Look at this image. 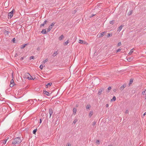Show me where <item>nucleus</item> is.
Masks as SVG:
<instances>
[{
	"instance_id": "obj_1",
	"label": "nucleus",
	"mask_w": 146,
	"mask_h": 146,
	"mask_svg": "<svg viewBox=\"0 0 146 146\" xmlns=\"http://www.w3.org/2000/svg\"><path fill=\"white\" fill-rule=\"evenodd\" d=\"M22 140V139L19 137L13 139L12 141V146H17L21 142Z\"/></svg>"
},
{
	"instance_id": "obj_2",
	"label": "nucleus",
	"mask_w": 146,
	"mask_h": 146,
	"mask_svg": "<svg viewBox=\"0 0 146 146\" xmlns=\"http://www.w3.org/2000/svg\"><path fill=\"white\" fill-rule=\"evenodd\" d=\"M55 24V23L53 22L51 24V25L49 26L48 28L47 29V31L48 32H49L50 31L51 29L52 28V27L54 26Z\"/></svg>"
},
{
	"instance_id": "obj_3",
	"label": "nucleus",
	"mask_w": 146,
	"mask_h": 146,
	"mask_svg": "<svg viewBox=\"0 0 146 146\" xmlns=\"http://www.w3.org/2000/svg\"><path fill=\"white\" fill-rule=\"evenodd\" d=\"M14 11V9H13L11 12L9 13L8 16L10 17V18H11L13 16Z\"/></svg>"
},
{
	"instance_id": "obj_4",
	"label": "nucleus",
	"mask_w": 146,
	"mask_h": 146,
	"mask_svg": "<svg viewBox=\"0 0 146 146\" xmlns=\"http://www.w3.org/2000/svg\"><path fill=\"white\" fill-rule=\"evenodd\" d=\"M106 31H104L103 32H102L99 35V34L98 35V38L102 37L106 33Z\"/></svg>"
},
{
	"instance_id": "obj_5",
	"label": "nucleus",
	"mask_w": 146,
	"mask_h": 146,
	"mask_svg": "<svg viewBox=\"0 0 146 146\" xmlns=\"http://www.w3.org/2000/svg\"><path fill=\"white\" fill-rule=\"evenodd\" d=\"M104 90V89L103 88H101L98 91V94L99 95H100L102 93V92Z\"/></svg>"
},
{
	"instance_id": "obj_6",
	"label": "nucleus",
	"mask_w": 146,
	"mask_h": 146,
	"mask_svg": "<svg viewBox=\"0 0 146 146\" xmlns=\"http://www.w3.org/2000/svg\"><path fill=\"white\" fill-rule=\"evenodd\" d=\"M126 86V84H124L120 88V90L122 91L123 90L124 88Z\"/></svg>"
},
{
	"instance_id": "obj_7",
	"label": "nucleus",
	"mask_w": 146,
	"mask_h": 146,
	"mask_svg": "<svg viewBox=\"0 0 146 146\" xmlns=\"http://www.w3.org/2000/svg\"><path fill=\"white\" fill-rule=\"evenodd\" d=\"M123 26H124V25H122L120 26L118 28L117 31L120 32V31L121 30V29H122V27H123Z\"/></svg>"
},
{
	"instance_id": "obj_8",
	"label": "nucleus",
	"mask_w": 146,
	"mask_h": 146,
	"mask_svg": "<svg viewBox=\"0 0 146 146\" xmlns=\"http://www.w3.org/2000/svg\"><path fill=\"white\" fill-rule=\"evenodd\" d=\"M7 140V139H6L1 141V143H2L3 145H5L6 144V141Z\"/></svg>"
},
{
	"instance_id": "obj_9",
	"label": "nucleus",
	"mask_w": 146,
	"mask_h": 146,
	"mask_svg": "<svg viewBox=\"0 0 146 146\" xmlns=\"http://www.w3.org/2000/svg\"><path fill=\"white\" fill-rule=\"evenodd\" d=\"M53 113V111L52 108H50L49 110V113L50 115H52Z\"/></svg>"
},
{
	"instance_id": "obj_10",
	"label": "nucleus",
	"mask_w": 146,
	"mask_h": 146,
	"mask_svg": "<svg viewBox=\"0 0 146 146\" xmlns=\"http://www.w3.org/2000/svg\"><path fill=\"white\" fill-rule=\"evenodd\" d=\"M43 93L46 95L47 96H49V93L47 91L45 90H43Z\"/></svg>"
},
{
	"instance_id": "obj_11",
	"label": "nucleus",
	"mask_w": 146,
	"mask_h": 146,
	"mask_svg": "<svg viewBox=\"0 0 146 146\" xmlns=\"http://www.w3.org/2000/svg\"><path fill=\"white\" fill-rule=\"evenodd\" d=\"M28 102H29L31 104H33L34 103V101L32 99L29 100Z\"/></svg>"
},
{
	"instance_id": "obj_12",
	"label": "nucleus",
	"mask_w": 146,
	"mask_h": 146,
	"mask_svg": "<svg viewBox=\"0 0 146 146\" xmlns=\"http://www.w3.org/2000/svg\"><path fill=\"white\" fill-rule=\"evenodd\" d=\"M79 43L81 44H84L86 43V42L83 40H79Z\"/></svg>"
},
{
	"instance_id": "obj_13",
	"label": "nucleus",
	"mask_w": 146,
	"mask_h": 146,
	"mask_svg": "<svg viewBox=\"0 0 146 146\" xmlns=\"http://www.w3.org/2000/svg\"><path fill=\"white\" fill-rule=\"evenodd\" d=\"M57 54V51L54 52L53 54L52 55L53 57H55Z\"/></svg>"
},
{
	"instance_id": "obj_14",
	"label": "nucleus",
	"mask_w": 146,
	"mask_h": 146,
	"mask_svg": "<svg viewBox=\"0 0 146 146\" xmlns=\"http://www.w3.org/2000/svg\"><path fill=\"white\" fill-rule=\"evenodd\" d=\"M41 33L43 34H46V30L45 29H43L42 31L41 32Z\"/></svg>"
},
{
	"instance_id": "obj_15",
	"label": "nucleus",
	"mask_w": 146,
	"mask_h": 146,
	"mask_svg": "<svg viewBox=\"0 0 146 146\" xmlns=\"http://www.w3.org/2000/svg\"><path fill=\"white\" fill-rule=\"evenodd\" d=\"M69 42V40H68L67 41L65 42L64 44V45H67L68 44Z\"/></svg>"
},
{
	"instance_id": "obj_16",
	"label": "nucleus",
	"mask_w": 146,
	"mask_h": 146,
	"mask_svg": "<svg viewBox=\"0 0 146 146\" xmlns=\"http://www.w3.org/2000/svg\"><path fill=\"white\" fill-rule=\"evenodd\" d=\"M28 80H34V79L32 78V76L30 74V76L28 78H27Z\"/></svg>"
},
{
	"instance_id": "obj_17",
	"label": "nucleus",
	"mask_w": 146,
	"mask_h": 146,
	"mask_svg": "<svg viewBox=\"0 0 146 146\" xmlns=\"http://www.w3.org/2000/svg\"><path fill=\"white\" fill-rule=\"evenodd\" d=\"M76 111H77V109H76V108H73V113L74 114H76Z\"/></svg>"
},
{
	"instance_id": "obj_18",
	"label": "nucleus",
	"mask_w": 146,
	"mask_h": 146,
	"mask_svg": "<svg viewBox=\"0 0 146 146\" xmlns=\"http://www.w3.org/2000/svg\"><path fill=\"white\" fill-rule=\"evenodd\" d=\"M64 37V36L62 35L59 37V39L60 40H62Z\"/></svg>"
},
{
	"instance_id": "obj_19",
	"label": "nucleus",
	"mask_w": 146,
	"mask_h": 146,
	"mask_svg": "<svg viewBox=\"0 0 146 146\" xmlns=\"http://www.w3.org/2000/svg\"><path fill=\"white\" fill-rule=\"evenodd\" d=\"M9 33V32L7 30H5L4 31V33L5 35H7Z\"/></svg>"
},
{
	"instance_id": "obj_20",
	"label": "nucleus",
	"mask_w": 146,
	"mask_h": 146,
	"mask_svg": "<svg viewBox=\"0 0 146 146\" xmlns=\"http://www.w3.org/2000/svg\"><path fill=\"white\" fill-rule=\"evenodd\" d=\"M25 78H27L30 76V74L28 73H26L25 74Z\"/></svg>"
},
{
	"instance_id": "obj_21",
	"label": "nucleus",
	"mask_w": 146,
	"mask_h": 146,
	"mask_svg": "<svg viewBox=\"0 0 146 146\" xmlns=\"http://www.w3.org/2000/svg\"><path fill=\"white\" fill-rule=\"evenodd\" d=\"M27 44H25L21 46V49H23V48H24L25 47V46L27 45Z\"/></svg>"
},
{
	"instance_id": "obj_22",
	"label": "nucleus",
	"mask_w": 146,
	"mask_h": 146,
	"mask_svg": "<svg viewBox=\"0 0 146 146\" xmlns=\"http://www.w3.org/2000/svg\"><path fill=\"white\" fill-rule=\"evenodd\" d=\"M93 114V111H90L89 114V116L90 117H91L92 115Z\"/></svg>"
},
{
	"instance_id": "obj_23",
	"label": "nucleus",
	"mask_w": 146,
	"mask_h": 146,
	"mask_svg": "<svg viewBox=\"0 0 146 146\" xmlns=\"http://www.w3.org/2000/svg\"><path fill=\"white\" fill-rule=\"evenodd\" d=\"M37 129H35L34 130L33 132V133L34 134H35L36 131H37Z\"/></svg>"
},
{
	"instance_id": "obj_24",
	"label": "nucleus",
	"mask_w": 146,
	"mask_h": 146,
	"mask_svg": "<svg viewBox=\"0 0 146 146\" xmlns=\"http://www.w3.org/2000/svg\"><path fill=\"white\" fill-rule=\"evenodd\" d=\"M111 89V87L110 86L108 88V90H107L106 92H110V90Z\"/></svg>"
},
{
	"instance_id": "obj_25",
	"label": "nucleus",
	"mask_w": 146,
	"mask_h": 146,
	"mask_svg": "<svg viewBox=\"0 0 146 146\" xmlns=\"http://www.w3.org/2000/svg\"><path fill=\"white\" fill-rule=\"evenodd\" d=\"M52 83H48L46 85V86H47L46 88H48V86H51L52 85Z\"/></svg>"
},
{
	"instance_id": "obj_26",
	"label": "nucleus",
	"mask_w": 146,
	"mask_h": 146,
	"mask_svg": "<svg viewBox=\"0 0 146 146\" xmlns=\"http://www.w3.org/2000/svg\"><path fill=\"white\" fill-rule=\"evenodd\" d=\"M48 61V59L47 58L43 61V63L44 64H45V63L47 62Z\"/></svg>"
},
{
	"instance_id": "obj_27",
	"label": "nucleus",
	"mask_w": 146,
	"mask_h": 146,
	"mask_svg": "<svg viewBox=\"0 0 146 146\" xmlns=\"http://www.w3.org/2000/svg\"><path fill=\"white\" fill-rule=\"evenodd\" d=\"M115 22L114 20L111 21L110 22V24L113 25Z\"/></svg>"
},
{
	"instance_id": "obj_28",
	"label": "nucleus",
	"mask_w": 146,
	"mask_h": 146,
	"mask_svg": "<svg viewBox=\"0 0 146 146\" xmlns=\"http://www.w3.org/2000/svg\"><path fill=\"white\" fill-rule=\"evenodd\" d=\"M91 107V106L90 104H88L86 106V109H89Z\"/></svg>"
},
{
	"instance_id": "obj_29",
	"label": "nucleus",
	"mask_w": 146,
	"mask_h": 146,
	"mask_svg": "<svg viewBox=\"0 0 146 146\" xmlns=\"http://www.w3.org/2000/svg\"><path fill=\"white\" fill-rule=\"evenodd\" d=\"M133 52V49H132L129 52L128 54L129 55H130L131 54V53L132 52Z\"/></svg>"
},
{
	"instance_id": "obj_30",
	"label": "nucleus",
	"mask_w": 146,
	"mask_h": 146,
	"mask_svg": "<svg viewBox=\"0 0 146 146\" xmlns=\"http://www.w3.org/2000/svg\"><path fill=\"white\" fill-rule=\"evenodd\" d=\"M133 82V79H131L130 80L129 82V84L130 85L131 84H132V83Z\"/></svg>"
},
{
	"instance_id": "obj_31",
	"label": "nucleus",
	"mask_w": 146,
	"mask_h": 146,
	"mask_svg": "<svg viewBox=\"0 0 146 146\" xmlns=\"http://www.w3.org/2000/svg\"><path fill=\"white\" fill-rule=\"evenodd\" d=\"M142 94L143 95H146V89H145L144 91H143L142 92Z\"/></svg>"
},
{
	"instance_id": "obj_32",
	"label": "nucleus",
	"mask_w": 146,
	"mask_h": 146,
	"mask_svg": "<svg viewBox=\"0 0 146 146\" xmlns=\"http://www.w3.org/2000/svg\"><path fill=\"white\" fill-rule=\"evenodd\" d=\"M116 97H115V96H113V97L112 98V99L111 100V101L113 100L114 101H115L116 100Z\"/></svg>"
},
{
	"instance_id": "obj_33",
	"label": "nucleus",
	"mask_w": 146,
	"mask_h": 146,
	"mask_svg": "<svg viewBox=\"0 0 146 146\" xmlns=\"http://www.w3.org/2000/svg\"><path fill=\"white\" fill-rule=\"evenodd\" d=\"M133 11H130L128 13V15H130L132 14V13Z\"/></svg>"
},
{
	"instance_id": "obj_34",
	"label": "nucleus",
	"mask_w": 146,
	"mask_h": 146,
	"mask_svg": "<svg viewBox=\"0 0 146 146\" xmlns=\"http://www.w3.org/2000/svg\"><path fill=\"white\" fill-rule=\"evenodd\" d=\"M34 59V56H32L30 57L29 59L31 60V59Z\"/></svg>"
},
{
	"instance_id": "obj_35",
	"label": "nucleus",
	"mask_w": 146,
	"mask_h": 146,
	"mask_svg": "<svg viewBox=\"0 0 146 146\" xmlns=\"http://www.w3.org/2000/svg\"><path fill=\"white\" fill-rule=\"evenodd\" d=\"M15 84L14 83V80L13 79H12L11 80V84Z\"/></svg>"
},
{
	"instance_id": "obj_36",
	"label": "nucleus",
	"mask_w": 146,
	"mask_h": 146,
	"mask_svg": "<svg viewBox=\"0 0 146 146\" xmlns=\"http://www.w3.org/2000/svg\"><path fill=\"white\" fill-rule=\"evenodd\" d=\"M45 67V66L44 65V66H43L42 65H41L39 67V68H40V69H42V68H43V67Z\"/></svg>"
},
{
	"instance_id": "obj_37",
	"label": "nucleus",
	"mask_w": 146,
	"mask_h": 146,
	"mask_svg": "<svg viewBox=\"0 0 146 146\" xmlns=\"http://www.w3.org/2000/svg\"><path fill=\"white\" fill-rule=\"evenodd\" d=\"M112 36V34H110V33H108V35H107V36L108 37H110V36Z\"/></svg>"
},
{
	"instance_id": "obj_38",
	"label": "nucleus",
	"mask_w": 146,
	"mask_h": 146,
	"mask_svg": "<svg viewBox=\"0 0 146 146\" xmlns=\"http://www.w3.org/2000/svg\"><path fill=\"white\" fill-rule=\"evenodd\" d=\"M14 85H15V84H10V86L11 87H12L14 86Z\"/></svg>"
},
{
	"instance_id": "obj_39",
	"label": "nucleus",
	"mask_w": 146,
	"mask_h": 146,
	"mask_svg": "<svg viewBox=\"0 0 146 146\" xmlns=\"http://www.w3.org/2000/svg\"><path fill=\"white\" fill-rule=\"evenodd\" d=\"M121 42H119L117 46H120L121 45Z\"/></svg>"
},
{
	"instance_id": "obj_40",
	"label": "nucleus",
	"mask_w": 146,
	"mask_h": 146,
	"mask_svg": "<svg viewBox=\"0 0 146 146\" xmlns=\"http://www.w3.org/2000/svg\"><path fill=\"white\" fill-rule=\"evenodd\" d=\"M15 38H14L12 40V41H13L14 43H15Z\"/></svg>"
},
{
	"instance_id": "obj_41",
	"label": "nucleus",
	"mask_w": 146,
	"mask_h": 146,
	"mask_svg": "<svg viewBox=\"0 0 146 146\" xmlns=\"http://www.w3.org/2000/svg\"><path fill=\"white\" fill-rule=\"evenodd\" d=\"M96 124V122L94 121L93 122L92 125L93 126H94Z\"/></svg>"
},
{
	"instance_id": "obj_42",
	"label": "nucleus",
	"mask_w": 146,
	"mask_h": 146,
	"mask_svg": "<svg viewBox=\"0 0 146 146\" xmlns=\"http://www.w3.org/2000/svg\"><path fill=\"white\" fill-rule=\"evenodd\" d=\"M121 50V49H117V50H116V52H118L120 51Z\"/></svg>"
},
{
	"instance_id": "obj_43",
	"label": "nucleus",
	"mask_w": 146,
	"mask_h": 146,
	"mask_svg": "<svg viewBox=\"0 0 146 146\" xmlns=\"http://www.w3.org/2000/svg\"><path fill=\"white\" fill-rule=\"evenodd\" d=\"M96 143H98V144H100V141H99V140H96Z\"/></svg>"
},
{
	"instance_id": "obj_44",
	"label": "nucleus",
	"mask_w": 146,
	"mask_h": 146,
	"mask_svg": "<svg viewBox=\"0 0 146 146\" xmlns=\"http://www.w3.org/2000/svg\"><path fill=\"white\" fill-rule=\"evenodd\" d=\"M47 22V21L46 20H45L44 23H43V24L45 25V24H46V22Z\"/></svg>"
},
{
	"instance_id": "obj_45",
	"label": "nucleus",
	"mask_w": 146,
	"mask_h": 146,
	"mask_svg": "<svg viewBox=\"0 0 146 146\" xmlns=\"http://www.w3.org/2000/svg\"><path fill=\"white\" fill-rule=\"evenodd\" d=\"M24 57H21L20 58V60H23V59H24Z\"/></svg>"
},
{
	"instance_id": "obj_46",
	"label": "nucleus",
	"mask_w": 146,
	"mask_h": 146,
	"mask_svg": "<svg viewBox=\"0 0 146 146\" xmlns=\"http://www.w3.org/2000/svg\"><path fill=\"white\" fill-rule=\"evenodd\" d=\"M44 25L43 23L42 24L40 25V27H41L42 26H44Z\"/></svg>"
},
{
	"instance_id": "obj_47",
	"label": "nucleus",
	"mask_w": 146,
	"mask_h": 146,
	"mask_svg": "<svg viewBox=\"0 0 146 146\" xmlns=\"http://www.w3.org/2000/svg\"><path fill=\"white\" fill-rule=\"evenodd\" d=\"M125 113H129V111L128 110H127L125 112Z\"/></svg>"
},
{
	"instance_id": "obj_48",
	"label": "nucleus",
	"mask_w": 146,
	"mask_h": 146,
	"mask_svg": "<svg viewBox=\"0 0 146 146\" xmlns=\"http://www.w3.org/2000/svg\"><path fill=\"white\" fill-rule=\"evenodd\" d=\"M40 47H38L37 48V50H40Z\"/></svg>"
},
{
	"instance_id": "obj_49",
	"label": "nucleus",
	"mask_w": 146,
	"mask_h": 146,
	"mask_svg": "<svg viewBox=\"0 0 146 146\" xmlns=\"http://www.w3.org/2000/svg\"><path fill=\"white\" fill-rule=\"evenodd\" d=\"M96 15V14H93V15H91V16H90V18H91L92 17H93L94 16Z\"/></svg>"
},
{
	"instance_id": "obj_50",
	"label": "nucleus",
	"mask_w": 146,
	"mask_h": 146,
	"mask_svg": "<svg viewBox=\"0 0 146 146\" xmlns=\"http://www.w3.org/2000/svg\"><path fill=\"white\" fill-rule=\"evenodd\" d=\"M109 105L108 104H107L106 105V107L107 108H108L109 107Z\"/></svg>"
},
{
	"instance_id": "obj_51",
	"label": "nucleus",
	"mask_w": 146,
	"mask_h": 146,
	"mask_svg": "<svg viewBox=\"0 0 146 146\" xmlns=\"http://www.w3.org/2000/svg\"><path fill=\"white\" fill-rule=\"evenodd\" d=\"M41 122H42V120H41V119H40V120L39 123H41Z\"/></svg>"
},
{
	"instance_id": "obj_52",
	"label": "nucleus",
	"mask_w": 146,
	"mask_h": 146,
	"mask_svg": "<svg viewBox=\"0 0 146 146\" xmlns=\"http://www.w3.org/2000/svg\"><path fill=\"white\" fill-rule=\"evenodd\" d=\"M76 120H74V121H73V123H76Z\"/></svg>"
},
{
	"instance_id": "obj_53",
	"label": "nucleus",
	"mask_w": 146,
	"mask_h": 146,
	"mask_svg": "<svg viewBox=\"0 0 146 146\" xmlns=\"http://www.w3.org/2000/svg\"><path fill=\"white\" fill-rule=\"evenodd\" d=\"M146 114V112H145L143 115V117Z\"/></svg>"
},
{
	"instance_id": "obj_54",
	"label": "nucleus",
	"mask_w": 146,
	"mask_h": 146,
	"mask_svg": "<svg viewBox=\"0 0 146 146\" xmlns=\"http://www.w3.org/2000/svg\"><path fill=\"white\" fill-rule=\"evenodd\" d=\"M74 13H75L76 12V10H75L74 11Z\"/></svg>"
},
{
	"instance_id": "obj_55",
	"label": "nucleus",
	"mask_w": 146,
	"mask_h": 146,
	"mask_svg": "<svg viewBox=\"0 0 146 146\" xmlns=\"http://www.w3.org/2000/svg\"><path fill=\"white\" fill-rule=\"evenodd\" d=\"M116 91V89H114L113 90V91L114 92H115Z\"/></svg>"
},
{
	"instance_id": "obj_56",
	"label": "nucleus",
	"mask_w": 146,
	"mask_h": 146,
	"mask_svg": "<svg viewBox=\"0 0 146 146\" xmlns=\"http://www.w3.org/2000/svg\"><path fill=\"white\" fill-rule=\"evenodd\" d=\"M108 146H113V145H109Z\"/></svg>"
},
{
	"instance_id": "obj_57",
	"label": "nucleus",
	"mask_w": 146,
	"mask_h": 146,
	"mask_svg": "<svg viewBox=\"0 0 146 146\" xmlns=\"http://www.w3.org/2000/svg\"><path fill=\"white\" fill-rule=\"evenodd\" d=\"M145 101L146 102V96H145Z\"/></svg>"
},
{
	"instance_id": "obj_58",
	"label": "nucleus",
	"mask_w": 146,
	"mask_h": 146,
	"mask_svg": "<svg viewBox=\"0 0 146 146\" xmlns=\"http://www.w3.org/2000/svg\"><path fill=\"white\" fill-rule=\"evenodd\" d=\"M51 115H50V116H49V118H50L51 117Z\"/></svg>"
},
{
	"instance_id": "obj_59",
	"label": "nucleus",
	"mask_w": 146,
	"mask_h": 146,
	"mask_svg": "<svg viewBox=\"0 0 146 146\" xmlns=\"http://www.w3.org/2000/svg\"><path fill=\"white\" fill-rule=\"evenodd\" d=\"M12 78H13V74H12Z\"/></svg>"
},
{
	"instance_id": "obj_60",
	"label": "nucleus",
	"mask_w": 146,
	"mask_h": 146,
	"mask_svg": "<svg viewBox=\"0 0 146 146\" xmlns=\"http://www.w3.org/2000/svg\"><path fill=\"white\" fill-rule=\"evenodd\" d=\"M34 100H35V101H36V102L37 101L36 100V99H34Z\"/></svg>"
},
{
	"instance_id": "obj_61",
	"label": "nucleus",
	"mask_w": 146,
	"mask_h": 146,
	"mask_svg": "<svg viewBox=\"0 0 146 146\" xmlns=\"http://www.w3.org/2000/svg\"><path fill=\"white\" fill-rule=\"evenodd\" d=\"M97 79L98 80H99V81H100V79Z\"/></svg>"
},
{
	"instance_id": "obj_62",
	"label": "nucleus",
	"mask_w": 146,
	"mask_h": 146,
	"mask_svg": "<svg viewBox=\"0 0 146 146\" xmlns=\"http://www.w3.org/2000/svg\"><path fill=\"white\" fill-rule=\"evenodd\" d=\"M70 146V145H68V146Z\"/></svg>"
},
{
	"instance_id": "obj_63",
	"label": "nucleus",
	"mask_w": 146,
	"mask_h": 146,
	"mask_svg": "<svg viewBox=\"0 0 146 146\" xmlns=\"http://www.w3.org/2000/svg\"><path fill=\"white\" fill-rule=\"evenodd\" d=\"M8 139V138H7V139Z\"/></svg>"
}]
</instances>
